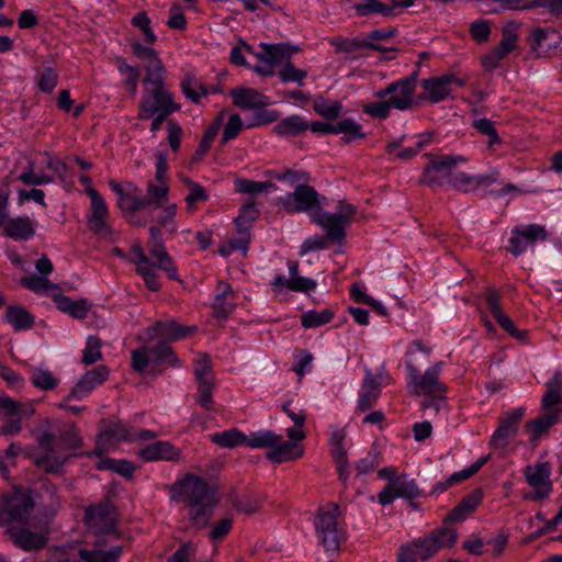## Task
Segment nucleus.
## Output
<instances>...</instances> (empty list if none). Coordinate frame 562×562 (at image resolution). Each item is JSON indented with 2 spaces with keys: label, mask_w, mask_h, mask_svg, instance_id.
I'll use <instances>...</instances> for the list:
<instances>
[{
  "label": "nucleus",
  "mask_w": 562,
  "mask_h": 562,
  "mask_svg": "<svg viewBox=\"0 0 562 562\" xmlns=\"http://www.w3.org/2000/svg\"><path fill=\"white\" fill-rule=\"evenodd\" d=\"M467 162V158L460 155H446L434 159L424 171V181L429 186L452 184L456 175L454 168L459 164Z\"/></svg>",
  "instance_id": "ddd939ff"
},
{
  "label": "nucleus",
  "mask_w": 562,
  "mask_h": 562,
  "mask_svg": "<svg viewBox=\"0 0 562 562\" xmlns=\"http://www.w3.org/2000/svg\"><path fill=\"white\" fill-rule=\"evenodd\" d=\"M179 498L189 507L191 522L204 527L218 499L215 486L196 475H188L176 485Z\"/></svg>",
  "instance_id": "7ed1b4c3"
},
{
  "label": "nucleus",
  "mask_w": 562,
  "mask_h": 562,
  "mask_svg": "<svg viewBox=\"0 0 562 562\" xmlns=\"http://www.w3.org/2000/svg\"><path fill=\"white\" fill-rule=\"evenodd\" d=\"M472 126L481 134L487 137V147L493 149L495 145L502 143L498 136L494 123L485 117L476 119L473 121Z\"/></svg>",
  "instance_id": "49530a36"
},
{
  "label": "nucleus",
  "mask_w": 562,
  "mask_h": 562,
  "mask_svg": "<svg viewBox=\"0 0 562 562\" xmlns=\"http://www.w3.org/2000/svg\"><path fill=\"white\" fill-rule=\"evenodd\" d=\"M98 468L101 470L110 469L114 472H117L124 476H131L135 468L134 465L126 460H115V459H105L98 463Z\"/></svg>",
  "instance_id": "052dcab7"
},
{
  "label": "nucleus",
  "mask_w": 562,
  "mask_h": 562,
  "mask_svg": "<svg viewBox=\"0 0 562 562\" xmlns=\"http://www.w3.org/2000/svg\"><path fill=\"white\" fill-rule=\"evenodd\" d=\"M260 50L254 52L252 54L259 61L270 64L274 67L282 65L288 61L293 54L296 53V48L286 44H259Z\"/></svg>",
  "instance_id": "4be33fe9"
},
{
  "label": "nucleus",
  "mask_w": 562,
  "mask_h": 562,
  "mask_svg": "<svg viewBox=\"0 0 562 562\" xmlns=\"http://www.w3.org/2000/svg\"><path fill=\"white\" fill-rule=\"evenodd\" d=\"M186 182L188 183L190 191L187 194L184 201L187 203L188 210L192 212L195 210L198 203L207 200L209 194L206 193L205 189L200 184L192 182L190 180H187Z\"/></svg>",
  "instance_id": "6e6d98bb"
},
{
  "label": "nucleus",
  "mask_w": 562,
  "mask_h": 562,
  "mask_svg": "<svg viewBox=\"0 0 562 562\" xmlns=\"http://www.w3.org/2000/svg\"><path fill=\"white\" fill-rule=\"evenodd\" d=\"M463 85L464 81L457 78L454 75H443L424 79L422 81V87L424 89L422 99L428 100L432 103L440 102L450 94L453 86L462 87Z\"/></svg>",
  "instance_id": "a211bd4d"
},
{
  "label": "nucleus",
  "mask_w": 562,
  "mask_h": 562,
  "mask_svg": "<svg viewBox=\"0 0 562 562\" xmlns=\"http://www.w3.org/2000/svg\"><path fill=\"white\" fill-rule=\"evenodd\" d=\"M527 483L533 492L526 495L527 499L539 501L549 497L552 492L551 467L547 462L529 464L524 471Z\"/></svg>",
  "instance_id": "4468645a"
},
{
  "label": "nucleus",
  "mask_w": 562,
  "mask_h": 562,
  "mask_svg": "<svg viewBox=\"0 0 562 562\" xmlns=\"http://www.w3.org/2000/svg\"><path fill=\"white\" fill-rule=\"evenodd\" d=\"M117 69L125 78V85L128 87L131 92L135 94L137 92L139 72L136 67L130 66L123 59L117 63Z\"/></svg>",
  "instance_id": "bf43d9fd"
},
{
  "label": "nucleus",
  "mask_w": 562,
  "mask_h": 562,
  "mask_svg": "<svg viewBox=\"0 0 562 562\" xmlns=\"http://www.w3.org/2000/svg\"><path fill=\"white\" fill-rule=\"evenodd\" d=\"M58 310L76 318L87 316L88 306L86 301H74L69 296L59 295L55 299Z\"/></svg>",
  "instance_id": "79ce46f5"
},
{
  "label": "nucleus",
  "mask_w": 562,
  "mask_h": 562,
  "mask_svg": "<svg viewBox=\"0 0 562 562\" xmlns=\"http://www.w3.org/2000/svg\"><path fill=\"white\" fill-rule=\"evenodd\" d=\"M157 437L153 430H136L133 427L117 422H102V427L97 438L94 453L100 456L114 450L120 442H131L136 440H150Z\"/></svg>",
  "instance_id": "0eeeda50"
},
{
  "label": "nucleus",
  "mask_w": 562,
  "mask_h": 562,
  "mask_svg": "<svg viewBox=\"0 0 562 562\" xmlns=\"http://www.w3.org/2000/svg\"><path fill=\"white\" fill-rule=\"evenodd\" d=\"M487 307L495 321L513 337L522 339L524 335L516 328L513 321L503 312L499 303V295L496 291L486 292Z\"/></svg>",
  "instance_id": "cd10ccee"
},
{
  "label": "nucleus",
  "mask_w": 562,
  "mask_h": 562,
  "mask_svg": "<svg viewBox=\"0 0 562 562\" xmlns=\"http://www.w3.org/2000/svg\"><path fill=\"white\" fill-rule=\"evenodd\" d=\"M154 210L157 211V214L154 216L156 225L149 229L150 257L146 256L140 246L135 245L131 248L130 261L136 266V271L145 281L146 286L150 291H158L160 284L157 281V269L165 271L170 279L178 280L179 278L172 258L166 251L160 238L161 231L170 235L178 231L177 204L166 201L165 204L157 205Z\"/></svg>",
  "instance_id": "f257e3e1"
},
{
  "label": "nucleus",
  "mask_w": 562,
  "mask_h": 562,
  "mask_svg": "<svg viewBox=\"0 0 562 562\" xmlns=\"http://www.w3.org/2000/svg\"><path fill=\"white\" fill-rule=\"evenodd\" d=\"M5 321L14 330H25L33 326V316L23 307L9 306L5 313Z\"/></svg>",
  "instance_id": "4c0bfd02"
},
{
  "label": "nucleus",
  "mask_w": 562,
  "mask_h": 562,
  "mask_svg": "<svg viewBox=\"0 0 562 562\" xmlns=\"http://www.w3.org/2000/svg\"><path fill=\"white\" fill-rule=\"evenodd\" d=\"M235 190L239 193L256 195L276 190V186L269 181H254L238 178L234 182Z\"/></svg>",
  "instance_id": "58836bf2"
},
{
  "label": "nucleus",
  "mask_w": 562,
  "mask_h": 562,
  "mask_svg": "<svg viewBox=\"0 0 562 562\" xmlns=\"http://www.w3.org/2000/svg\"><path fill=\"white\" fill-rule=\"evenodd\" d=\"M246 447L251 449H268L267 459L274 463L293 461L300 454L294 443H282V436L272 430L261 429L246 435Z\"/></svg>",
  "instance_id": "6e6552de"
},
{
  "label": "nucleus",
  "mask_w": 562,
  "mask_h": 562,
  "mask_svg": "<svg viewBox=\"0 0 562 562\" xmlns=\"http://www.w3.org/2000/svg\"><path fill=\"white\" fill-rule=\"evenodd\" d=\"M419 496V490L413 479L407 475L393 477L379 493L378 499L382 505H389L396 498L413 499Z\"/></svg>",
  "instance_id": "f3484780"
},
{
  "label": "nucleus",
  "mask_w": 562,
  "mask_h": 562,
  "mask_svg": "<svg viewBox=\"0 0 562 562\" xmlns=\"http://www.w3.org/2000/svg\"><path fill=\"white\" fill-rule=\"evenodd\" d=\"M547 391L542 396V409L543 411H558V404L561 402L562 391V373L557 371L552 378L546 384Z\"/></svg>",
  "instance_id": "2f4dec72"
},
{
  "label": "nucleus",
  "mask_w": 562,
  "mask_h": 562,
  "mask_svg": "<svg viewBox=\"0 0 562 562\" xmlns=\"http://www.w3.org/2000/svg\"><path fill=\"white\" fill-rule=\"evenodd\" d=\"M334 317V313L329 308L322 311L310 310L301 316V324L304 328H316L329 323Z\"/></svg>",
  "instance_id": "c03bdc74"
},
{
  "label": "nucleus",
  "mask_w": 562,
  "mask_h": 562,
  "mask_svg": "<svg viewBox=\"0 0 562 562\" xmlns=\"http://www.w3.org/2000/svg\"><path fill=\"white\" fill-rule=\"evenodd\" d=\"M243 130V121L238 114H233L229 116L223 132L222 140L223 143H227L239 134Z\"/></svg>",
  "instance_id": "774afa93"
},
{
  "label": "nucleus",
  "mask_w": 562,
  "mask_h": 562,
  "mask_svg": "<svg viewBox=\"0 0 562 562\" xmlns=\"http://www.w3.org/2000/svg\"><path fill=\"white\" fill-rule=\"evenodd\" d=\"M150 77H145L144 88L138 105V117L150 120L155 114H172L180 110L173 93L165 83L166 68L153 69Z\"/></svg>",
  "instance_id": "20e7f679"
},
{
  "label": "nucleus",
  "mask_w": 562,
  "mask_h": 562,
  "mask_svg": "<svg viewBox=\"0 0 562 562\" xmlns=\"http://www.w3.org/2000/svg\"><path fill=\"white\" fill-rule=\"evenodd\" d=\"M249 240L250 233L245 231V228H237L235 237L224 244L218 251L223 257H228L235 251H241L245 255L248 249Z\"/></svg>",
  "instance_id": "ea45409f"
},
{
  "label": "nucleus",
  "mask_w": 562,
  "mask_h": 562,
  "mask_svg": "<svg viewBox=\"0 0 562 562\" xmlns=\"http://www.w3.org/2000/svg\"><path fill=\"white\" fill-rule=\"evenodd\" d=\"M86 524L98 532H109L112 528V518L104 506H94L86 512Z\"/></svg>",
  "instance_id": "f704fd0d"
},
{
  "label": "nucleus",
  "mask_w": 562,
  "mask_h": 562,
  "mask_svg": "<svg viewBox=\"0 0 562 562\" xmlns=\"http://www.w3.org/2000/svg\"><path fill=\"white\" fill-rule=\"evenodd\" d=\"M334 134H344V139L346 142L362 138L364 136L361 125L352 119H345L336 122Z\"/></svg>",
  "instance_id": "a18cd8bd"
},
{
  "label": "nucleus",
  "mask_w": 562,
  "mask_h": 562,
  "mask_svg": "<svg viewBox=\"0 0 562 562\" xmlns=\"http://www.w3.org/2000/svg\"><path fill=\"white\" fill-rule=\"evenodd\" d=\"M16 180L21 181L26 186H44L52 183L54 178L49 175L37 172L35 170V164L30 160L27 166L16 177Z\"/></svg>",
  "instance_id": "a19ab883"
},
{
  "label": "nucleus",
  "mask_w": 562,
  "mask_h": 562,
  "mask_svg": "<svg viewBox=\"0 0 562 562\" xmlns=\"http://www.w3.org/2000/svg\"><path fill=\"white\" fill-rule=\"evenodd\" d=\"M233 291L228 283L218 282L214 297V308L220 317H226L235 307Z\"/></svg>",
  "instance_id": "c9c22d12"
},
{
  "label": "nucleus",
  "mask_w": 562,
  "mask_h": 562,
  "mask_svg": "<svg viewBox=\"0 0 562 562\" xmlns=\"http://www.w3.org/2000/svg\"><path fill=\"white\" fill-rule=\"evenodd\" d=\"M442 362H437L429 367L424 374H422L417 368L407 362V378L406 383L408 390L415 395H441L446 392V386L439 380L441 372Z\"/></svg>",
  "instance_id": "1a4fd4ad"
},
{
  "label": "nucleus",
  "mask_w": 562,
  "mask_h": 562,
  "mask_svg": "<svg viewBox=\"0 0 562 562\" xmlns=\"http://www.w3.org/2000/svg\"><path fill=\"white\" fill-rule=\"evenodd\" d=\"M494 182V178L490 175H468L457 171L452 178V187L464 191H475L480 187L490 186Z\"/></svg>",
  "instance_id": "7c9ffc66"
},
{
  "label": "nucleus",
  "mask_w": 562,
  "mask_h": 562,
  "mask_svg": "<svg viewBox=\"0 0 562 562\" xmlns=\"http://www.w3.org/2000/svg\"><path fill=\"white\" fill-rule=\"evenodd\" d=\"M525 415L524 407L513 408L499 419V425L491 437L490 446L494 449H505L509 445L519 428V423Z\"/></svg>",
  "instance_id": "dca6fc26"
},
{
  "label": "nucleus",
  "mask_w": 562,
  "mask_h": 562,
  "mask_svg": "<svg viewBox=\"0 0 562 562\" xmlns=\"http://www.w3.org/2000/svg\"><path fill=\"white\" fill-rule=\"evenodd\" d=\"M355 214L356 207L349 203H339L335 213L317 211L313 221L326 232V237L314 235L307 238L301 246L300 255L304 256L310 251L325 249L327 239L341 243L346 236V227Z\"/></svg>",
  "instance_id": "39448f33"
},
{
  "label": "nucleus",
  "mask_w": 562,
  "mask_h": 562,
  "mask_svg": "<svg viewBox=\"0 0 562 562\" xmlns=\"http://www.w3.org/2000/svg\"><path fill=\"white\" fill-rule=\"evenodd\" d=\"M558 411H543L542 415L539 418L529 423V427L533 430L536 436H539L548 428H550L552 425H554L558 422Z\"/></svg>",
  "instance_id": "864d4df0"
},
{
  "label": "nucleus",
  "mask_w": 562,
  "mask_h": 562,
  "mask_svg": "<svg viewBox=\"0 0 562 562\" xmlns=\"http://www.w3.org/2000/svg\"><path fill=\"white\" fill-rule=\"evenodd\" d=\"M132 23L134 26H136L140 30V32L143 33L144 40L148 44H153L156 42V40H157L156 34L154 33V31L150 26V20L146 15V13H144V12L137 13L132 19Z\"/></svg>",
  "instance_id": "0e129e2a"
},
{
  "label": "nucleus",
  "mask_w": 562,
  "mask_h": 562,
  "mask_svg": "<svg viewBox=\"0 0 562 562\" xmlns=\"http://www.w3.org/2000/svg\"><path fill=\"white\" fill-rule=\"evenodd\" d=\"M315 536L318 543L329 555H334L340 549V544L347 538L344 517L336 504L322 507L314 519Z\"/></svg>",
  "instance_id": "423d86ee"
},
{
  "label": "nucleus",
  "mask_w": 562,
  "mask_h": 562,
  "mask_svg": "<svg viewBox=\"0 0 562 562\" xmlns=\"http://www.w3.org/2000/svg\"><path fill=\"white\" fill-rule=\"evenodd\" d=\"M150 355L157 363H167L170 367H180L181 361L175 355L173 350L166 342H160L149 350Z\"/></svg>",
  "instance_id": "de8ad7c7"
},
{
  "label": "nucleus",
  "mask_w": 562,
  "mask_h": 562,
  "mask_svg": "<svg viewBox=\"0 0 562 562\" xmlns=\"http://www.w3.org/2000/svg\"><path fill=\"white\" fill-rule=\"evenodd\" d=\"M195 330V327L183 326L175 321L157 322L148 330L150 338H164L168 341H177L186 338Z\"/></svg>",
  "instance_id": "393cba45"
},
{
  "label": "nucleus",
  "mask_w": 562,
  "mask_h": 562,
  "mask_svg": "<svg viewBox=\"0 0 562 562\" xmlns=\"http://www.w3.org/2000/svg\"><path fill=\"white\" fill-rule=\"evenodd\" d=\"M40 448L44 451V454L35 458L36 464L48 472H57L64 464L66 457L56 453L52 435L44 434L41 437Z\"/></svg>",
  "instance_id": "a878e982"
},
{
  "label": "nucleus",
  "mask_w": 562,
  "mask_h": 562,
  "mask_svg": "<svg viewBox=\"0 0 562 562\" xmlns=\"http://www.w3.org/2000/svg\"><path fill=\"white\" fill-rule=\"evenodd\" d=\"M87 193L90 198V207L87 213L88 228L102 238H113L114 229L110 224V212L100 193L89 187Z\"/></svg>",
  "instance_id": "9d476101"
},
{
  "label": "nucleus",
  "mask_w": 562,
  "mask_h": 562,
  "mask_svg": "<svg viewBox=\"0 0 562 562\" xmlns=\"http://www.w3.org/2000/svg\"><path fill=\"white\" fill-rule=\"evenodd\" d=\"M400 7V3H383L379 0H363L361 3L356 4L355 9L359 15H368L371 13H378L383 16H391L395 13V9Z\"/></svg>",
  "instance_id": "e433bc0d"
},
{
  "label": "nucleus",
  "mask_w": 562,
  "mask_h": 562,
  "mask_svg": "<svg viewBox=\"0 0 562 562\" xmlns=\"http://www.w3.org/2000/svg\"><path fill=\"white\" fill-rule=\"evenodd\" d=\"M133 54L144 61H146L145 70L146 77H150L153 69L165 68L161 59L157 56L156 50L150 45H144L139 41L133 40L131 42Z\"/></svg>",
  "instance_id": "473e14b6"
},
{
  "label": "nucleus",
  "mask_w": 562,
  "mask_h": 562,
  "mask_svg": "<svg viewBox=\"0 0 562 562\" xmlns=\"http://www.w3.org/2000/svg\"><path fill=\"white\" fill-rule=\"evenodd\" d=\"M58 82L57 72L53 68H45L36 75V83L41 91L52 92Z\"/></svg>",
  "instance_id": "680f3d73"
},
{
  "label": "nucleus",
  "mask_w": 562,
  "mask_h": 562,
  "mask_svg": "<svg viewBox=\"0 0 562 562\" xmlns=\"http://www.w3.org/2000/svg\"><path fill=\"white\" fill-rule=\"evenodd\" d=\"M101 358V341L95 336H89L83 350V362L92 364Z\"/></svg>",
  "instance_id": "69168bd1"
},
{
  "label": "nucleus",
  "mask_w": 562,
  "mask_h": 562,
  "mask_svg": "<svg viewBox=\"0 0 562 562\" xmlns=\"http://www.w3.org/2000/svg\"><path fill=\"white\" fill-rule=\"evenodd\" d=\"M20 283L35 293H48L50 290L56 289V285L47 277L41 274L24 277L20 280Z\"/></svg>",
  "instance_id": "8fccbe9b"
},
{
  "label": "nucleus",
  "mask_w": 562,
  "mask_h": 562,
  "mask_svg": "<svg viewBox=\"0 0 562 562\" xmlns=\"http://www.w3.org/2000/svg\"><path fill=\"white\" fill-rule=\"evenodd\" d=\"M31 380L36 387L43 390H50L57 385V379L53 373L43 368H36L33 370Z\"/></svg>",
  "instance_id": "13d9d810"
},
{
  "label": "nucleus",
  "mask_w": 562,
  "mask_h": 562,
  "mask_svg": "<svg viewBox=\"0 0 562 562\" xmlns=\"http://www.w3.org/2000/svg\"><path fill=\"white\" fill-rule=\"evenodd\" d=\"M280 205L289 213L311 212L319 206L318 194L310 186H297L293 193L280 198Z\"/></svg>",
  "instance_id": "2eb2a0df"
},
{
  "label": "nucleus",
  "mask_w": 562,
  "mask_h": 562,
  "mask_svg": "<svg viewBox=\"0 0 562 562\" xmlns=\"http://www.w3.org/2000/svg\"><path fill=\"white\" fill-rule=\"evenodd\" d=\"M34 502L29 490L14 487L0 496V526L15 546L25 551L44 547L47 542V526H36L31 519Z\"/></svg>",
  "instance_id": "f03ea898"
},
{
  "label": "nucleus",
  "mask_w": 562,
  "mask_h": 562,
  "mask_svg": "<svg viewBox=\"0 0 562 562\" xmlns=\"http://www.w3.org/2000/svg\"><path fill=\"white\" fill-rule=\"evenodd\" d=\"M213 387H214L213 380H203V381L198 382V402L205 409L212 408Z\"/></svg>",
  "instance_id": "338daca9"
},
{
  "label": "nucleus",
  "mask_w": 562,
  "mask_h": 562,
  "mask_svg": "<svg viewBox=\"0 0 562 562\" xmlns=\"http://www.w3.org/2000/svg\"><path fill=\"white\" fill-rule=\"evenodd\" d=\"M390 378L386 374L372 375L368 372L359 394V408L362 411L370 408L380 396L382 386L387 384Z\"/></svg>",
  "instance_id": "412c9836"
},
{
  "label": "nucleus",
  "mask_w": 562,
  "mask_h": 562,
  "mask_svg": "<svg viewBox=\"0 0 562 562\" xmlns=\"http://www.w3.org/2000/svg\"><path fill=\"white\" fill-rule=\"evenodd\" d=\"M284 66L280 70L279 76L283 82H296L300 86L303 85L307 74L305 70L296 68L294 65L285 61Z\"/></svg>",
  "instance_id": "e2e57ef3"
},
{
  "label": "nucleus",
  "mask_w": 562,
  "mask_h": 562,
  "mask_svg": "<svg viewBox=\"0 0 562 562\" xmlns=\"http://www.w3.org/2000/svg\"><path fill=\"white\" fill-rule=\"evenodd\" d=\"M1 228L4 236L14 240H27L35 234V223L29 216L7 220Z\"/></svg>",
  "instance_id": "bb28decb"
},
{
  "label": "nucleus",
  "mask_w": 562,
  "mask_h": 562,
  "mask_svg": "<svg viewBox=\"0 0 562 562\" xmlns=\"http://www.w3.org/2000/svg\"><path fill=\"white\" fill-rule=\"evenodd\" d=\"M138 457L147 462L151 461H179L181 459V451L177 449L171 442L160 440L147 445L138 451Z\"/></svg>",
  "instance_id": "5701e85b"
},
{
  "label": "nucleus",
  "mask_w": 562,
  "mask_h": 562,
  "mask_svg": "<svg viewBox=\"0 0 562 562\" xmlns=\"http://www.w3.org/2000/svg\"><path fill=\"white\" fill-rule=\"evenodd\" d=\"M308 128L307 122L300 115H291L280 120L274 126L273 132L283 137L297 136Z\"/></svg>",
  "instance_id": "72a5a7b5"
},
{
  "label": "nucleus",
  "mask_w": 562,
  "mask_h": 562,
  "mask_svg": "<svg viewBox=\"0 0 562 562\" xmlns=\"http://www.w3.org/2000/svg\"><path fill=\"white\" fill-rule=\"evenodd\" d=\"M477 504L479 501L474 497L462 499V502L449 513L445 521H463L468 515L475 510Z\"/></svg>",
  "instance_id": "3c124183"
},
{
  "label": "nucleus",
  "mask_w": 562,
  "mask_h": 562,
  "mask_svg": "<svg viewBox=\"0 0 562 562\" xmlns=\"http://www.w3.org/2000/svg\"><path fill=\"white\" fill-rule=\"evenodd\" d=\"M110 187L117 195V205L123 212H136L147 206L146 199L140 196L139 189L133 183L110 181Z\"/></svg>",
  "instance_id": "6ab92c4d"
},
{
  "label": "nucleus",
  "mask_w": 562,
  "mask_h": 562,
  "mask_svg": "<svg viewBox=\"0 0 562 562\" xmlns=\"http://www.w3.org/2000/svg\"><path fill=\"white\" fill-rule=\"evenodd\" d=\"M415 79H404L392 82L391 97L387 99L392 108L401 111L412 108L415 104Z\"/></svg>",
  "instance_id": "b1692460"
},
{
  "label": "nucleus",
  "mask_w": 562,
  "mask_h": 562,
  "mask_svg": "<svg viewBox=\"0 0 562 562\" xmlns=\"http://www.w3.org/2000/svg\"><path fill=\"white\" fill-rule=\"evenodd\" d=\"M235 105L241 109H259L270 103L269 99L251 88H238L232 91Z\"/></svg>",
  "instance_id": "c85d7f7f"
},
{
  "label": "nucleus",
  "mask_w": 562,
  "mask_h": 562,
  "mask_svg": "<svg viewBox=\"0 0 562 562\" xmlns=\"http://www.w3.org/2000/svg\"><path fill=\"white\" fill-rule=\"evenodd\" d=\"M211 440L222 448H235L246 446V435L237 429H229L223 432L213 434Z\"/></svg>",
  "instance_id": "37998d69"
},
{
  "label": "nucleus",
  "mask_w": 562,
  "mask_h": 562,
  "mask_svg": "<svg viewBox=\"0 0 562 562\" xmlns=\"http://www.w3.org/2000/svg\"><path fill=\"white\" fill-rule=\"evenodd\" d=\"M169 186L168 183H156L154 181L147 184V205L154 204L155 206L165 204L168 200Z\"/></svg>",
  "instance_id": "09e8293b"
},
{
  "label": "nucleus",
  "mask_w": 562,
  "mask_h": 562,
  "mask_svg": "<svg viewBox=\"0 0 562 562\" xmlns=\"http://www.w3.org/2000/svg\"><path fill=\"white\" fill-rule=\"evenodd\" d=\"M350 293L356 302L370 305L381 315L386 313L385 307L380 302L366 293V288L362 284H353L351 286Z\"/></svg>",
  "instance_id": "603ef678"
},
{
  "label": "nucleus",
  "mask_w": 562,
  "mask_h": 562,
  "mask_svg": "<svg viewBox=\"0 0 562 562\" xmlns=\"http://www.w3.org/2000/svg\"><path fill=\"white\" fill-rule=\"evenodd\" d=\"M547 238L548 232L540 224L517 226L510 231L506 248L514 257H519L532 248L537 241H543Z\"/></svg>",
  "instance_id": "9b49d317"
},
{
  "label": "nucleus",
  "mask_w": 562,
  "mask_h": 562,
  "mask_svg": "<svg viewBox=\"0 0 562 562\" xmlns=\"http://www.w3.org/2000/svg\"><path fill=\"white\" fill-rule=\"evenodd\" d=\"M456 540L457 531L449 527H442L429 537L404 547L411 549L417 559L427 560L439 550L451 547Z\"/></svg>",
  "instance_id": "f8f14e48"
},
{
  "label": "nucleus",
  "mask_w": 562,
  "mask_h": 562,
  "mask_svg": "<svg viewBox=\"0 0 562 562\" xmlns=\"http://www.w3.org/2000/svg\"><path fill=\"white\" fill-rule=\"evenodd\" d=\"M21 454L30 456L31 453L20 442H11V445L4 451L3 456L0 457V459L3 460L5 468V475H3L4 477H8L9 468L15 465L16 458Z\"/></svg>",
  "instance_id": "5fc2aeb1"
},
{
  "label": "nucleus",
  "mask_w": 562,
  "mask_h": 562,
  "mask_svg": "<svg viewBox=\"0 0 562 562\" xmlns=\"http://www.w3.org/2000/svg\"><path fill=\"white\" fill-rule=\"evenodd\" d=\"M258 217V209L255 204H246L240 209L239 215L235 218L237 228H245V231L250 233V228L252 223Z\"/></svg>",
  "instance_id": "4d7b16f0"
},
{
  "label": "nucleus",
  "mask_w": 562,
  "mask_h": 562,
  "mask_svg": "<svg viewBox=\"0 0 562 562\" xmlns=\"http://www.w3.org/2000/svg\"><path fill=\"white\" fill-rule=\"evenodd\" d=\"M34 409L32 405L23 404L13 400L4 393H0V417L3 419L10 418H26L33 415Z\"/></svg>",
  "instance_id": "c756f323"
},
{
  "label": "nucleus",
  "mask_w": 562,
  "mask_h": 562,
  "mask_svg": "<svg viewBox=\"0 0 562 562\" xmlns=\"http://www.w3.org/2000/svg\"><path fill=\"white\" fill-rule=\"evenodd\" d=\"M346 431L344 428H339L336 426L330 427L329 430V446L331 456L337 464L339 476L342 481L348 479V459H347V450L345 447Z\"/></svg>",
  "instance_id": "aec40b11"
}]
</instances>
